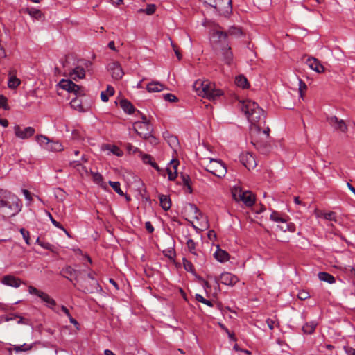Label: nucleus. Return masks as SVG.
Returning a JSON list of instances; mask_svg holds the SVG:
<instances>
[{"label": "nucleus", "instance_id": "nucleus-1", "mask_svg": "<svg viewBox=\"0 0 355 355\" xmlns=\"http://www.w3.org/2000/svg\"><path fill=\"white\" fill-rule=\"evenodd\" d=\"M239 109L251 123L250 135L251 143L262 154L266 155L271 150L269 144L270 128H263L261 125L266 123L264 110L259 105L248 100L239 103Z\"/></svg>", "mask_w": 355, "mask_h": 355}, {"label": "nucleus", "instance_id": "nucleus-2", "mask_svg": "<svg viewBox=\"0 0 355 355\" xmlns=\"http://www.w3.org/2000/svg\"><path fill=\"white\" fill-rule=\"evenodd\" d=\"M21 200L6 189H0V208L8 207L11 209V216H15L21 209Z\"/></svg>", "mask_w": 355, "mask_h": 355}, {"label": "nucleus", "instance_id": "nucleus-3", "mask_svg": "<svg viewBox=\"0 0 355 355\" xmlns=\"http://www.w3.org/2000/svg\"><path fill=\"white\" fill-rule=\"evenodd\" d=\"M73 285L85 293H95L101 291L98 281L92 273H87L84 277H80L79 283H74Z\"/></svg>", "mask_w": 355, "mask_h": 355}, {"label": "nucleus", "instance_id": "nucleus-4", "mask_svg": "<svg viewBox=\"0 0 355 355\" xmlns=\"http://www.w3.org/2000/svg\"><path fill=\"white\" fill-rule=\"evenodd\" d=\"M204 3L214 8L217 12L225 17L230 16L232 12V0H201Z\"/></svg>", "mask_w": 355, "mask_h": 355}, {"label": "nucleus", "instance_id": "nucleus-5", "mask_svg": "<svg viewBox=\"0 0 355 355\" xmlns=\"http://www.w3.org/2000/svg\"><path fill=\"white\" fill-rule=\"evenodd\" d=\"M242 35V31L240 28L232 26L227 31H216L211 34V40L214 43H227L229 36L239 37Z\"/></svg>", "mask_w": 355, "mask_h": 355}, {"label": "nucleus", "instance_id": "nucleus-6", "mask_svg": "<svg viewBox=\"0 0 355 355\" xmlns=\"http://www.w3.org/2000/svg\"><path fill=\"white\" fill-rule=\"evenodd\" d=\"M232 194L236 201H242L247 207H251L254 203V196L250 191H243L239 187H235L232 190Z\"/></svg>", "mask_w": 355, "mask_h": 355}, {"label": "nucleus", "instance_id": "nucleus-7", "mask_svg": "<svg viewBox=\"0 0 355 355\" xmlns=\"http://www.w3.org/2000/svg\"><path fill=\"white\" fill-rule=\"evenodd\" d=\"M214 43L213 42L214 48L217 55L223 59L225 64L230 65L233 61V53L228 43Z\"/></svg>", "mask_w": 355, "mask_h": 355}, {"label": "nucleus", "instance_id": "nucleus-8", "mask_svg": "<svg viewBox=\"0 0 355 355\" xmlns=\"http://www.w3.org/2000/svg\"><path fill=\"white\" fill-rule=\"evenodd\" d=\"M206 170L216 177L222 178L225 175L227 169L224 164L217 159H211L206 165Z\"/></svg>", "mask_w": 355, "mask_h": 355}, {"label": "nucleus", "instance_id": "nucleus-9", "mask_svg": "<svg viewBox=\"0 0 355 355\" xmlns=\"http://www.w3.org/2000/svg\"><path fill=\"white\" fill-rule=\"evenodd\" d=\"M107 70L110 72L112 78L114 80H120L124 75L123 69L119 62L113 61L107 64Z\"/></svg>", "mask_w": 355, "mask_h": 355}, {"label": "nucleus", "instance_id": "nucleus-10", "mask_svg": "<svg viewBox=\"0 0 355 355\" xmlns=\"http://www.w3.org/2000/svg\"><path fill=\"white\" fill-rule=\"evenodd\" d=\"M327 120L329 125L334 128L335 130H338L343 133L347 132L348 128L344 120L339 119L335 116H329L327 117Z\"/></svg>", "mask_w": 355, "mask_h": 355}, {"label": "nucleus", "instance_id": "nucleus-11", "mask_svg": "<svg viewBox=\"0 0 355 355\" xmlns=\"http://www.w3.org/2000/svg\"><path fill=\"white\" fill-rule=\"evenodd\" d=\"M83 272V271L75 270L69 266H66L61 270V275L64 277L68 279L71 282H72L71 277H73L76 283H79V279L80 278Z\"/></svg>", "mask_w": 355, "mask_h": 355}, {"label": "nucleus", "instance_id": "nucleus-12", "mask_svg": "<svg viewBox=\"0 0 355 355\" xmlns=\"http://www.w3.org/2000/svg\"><path fill=\"white\" fill-rule=\"evenodd\" d=\"M59 86L69 92H73L76 95L81 94V87L75 84L71 80L62 79L59 83Z\"/></svg>", "mask_w": 355, "mask_h": 355}, {"label": "nucleus", "instance_id": "nucleus-13", "mask_svg": "<svg viewBox=\"0 0 355 355\" xmlns=\"http://www.w3.org/2000/svg\"><path fill=\"white\" fill-rule=\"evenodd\" d=\"M14 132L18 138L26 139L34 135L35 129L32 127H27L21 130L20 126L17 125L14 127Z\"/></svg>", "mask_w": 355, "mask_h": 355}, {"label": "nucleus", "instance_id": "nucleus-14", "mask_svg": "<svg viewBox=\"0 0 355 355\" xmlns=\"http://www.w3.org/2000/svg\"><path fill=\"white\" fill-rule=\"evenodd\" d=\"M240 160L243 165L248 170L253 169L257 166L255 158L251 153H246L242 154L240 157Z\"/></svg>", "mask_w": 355, "mask_h": 355}, {"label": "nucleus", "instance_id": "nucleus-15", "mask_svg": "<svg viewBox=\"0 0 355 355\" xmlns=\"http://www.w3.org/2000/svg\"><path fill=\"white\" fill-rule=\"evenodd\" d=\"M210 84L207 80L201 81L198 80L194 83L193 87L199 96L205 97Z\"/></svg>", "mask_w": 355, "mask_h": 355}, {"label": "nucleus", "instance_id": "nucleus-16", "mask_svg": "<svg viewBox=\"0 0 355 355\" xmlns=\"http://www.w3.org/2000/svg\"><path fill=\"white\" fill-rule=\"evenodd\" d=\"M239 281L236 276L227 272L221 274L220 277V282L225 285L233 286Z\"/></svg>", "mask_w": 355, "mask_h": 355}, {"label": "nucleus", "instance_id": "nucleus-17", "mask_svg": "<svg viewBox=\"0 0 355 355\" xmlns=\"http://www.w3.org/2000/svg\"><path fill=\"white\" fill-rule=\"evenodd\" d=\"M223 94L222 90L219 89H216L215 85L213 84H210L207 92L205 96V97L207 98L211 101H216L218 98L220 97Z\"/></svg>", "mask_w": 355, "mask_h": 355}, {"label": "nucleus", "instance_id": "nucleus-18", "mask_svg": "<svg viewBox=\"0 0 355 355\" xmlns=\"http://www.w3.org/2000/svg\"><path fill=\"white\" fill-rule=\"evenodd\" d=\"M306 63L312 70L318 73H322L324 71V67L316 58H309L307 59Z\"/></svg>", "mask_w": 355, "mask_h": 355}, {"label": "nucleus", "instance_id": "nucleus-19", "mask_svg": "<svg viewBox=\"0 0 355 355\" xmlns=\"http://www.w3.org/2000/svg\"><path fill=\"white\" fill-rule=\"evenodd\" d=\"M2 282L7 286H10L15 287V288L19 287L21 284V281L20 279L15 277L14 276H12V275L4 276L3 278Z\"/></svg>", "mask_w": 355, "mask_h": 355}, {"label": "nucleus", "instance_id": "nucleus-20", "mask_svg": "<svg viewBox=\"0 0 355 355\" xmlns=\"http://www.w3.org/2000/svg\"><path fill=\"white\" fill-rule=\"evenodd\" d=\"M134 130L139 135L141 131H148L153 132V129L150 122L140 123V121H136L133 125Z\"/></svg>", "mask_w": 355, "mask_h": 355}, {"label": "nucleus", "instance_id": "nucleus-21", "mask_svg": "<svg viewBox=\"0 0 355 355\" xmlns=\"http://www.w3.org/2000/svg\"><path fill=\"white\" fill-rule=\"evenodd\" d=\"M164 85L158 81H153L148 83L146 86V89L148 92H159L164 90Z\"/></svg>", "mask_w": 355, "mask_h": 355}, {"label": "nucleus", "instance_id": "nucleus-22", "mask_svg": "<svg viewBox=\"0 0 355 355\" xmlns=\"http://www.w3.org/2000/svg\"><path fill=\"white\" fill-rule=\"evenodd\" d=\"M120 106L123 111L128 114H131L135 111V108L133 105L127 99H121L120 101Z\"/></svg>", "mask_w": 355, "mask_h": 355}, {"label": "nucleus", "instance_id": "nucleus-23", "mask_svg": "<svg viewBox=\"0 0 355 355\" xmlns=\"http://www.w3.org/2000/svg\"><path fill=\"white\" fill-rule=\"evenodd\" d=\"M70 76L75 80L83 78L85 76L84 68L81 67H76L71 72H70Z\"/></svg>", "mask_w": 355, "mask_h": 355}, {"label": "nucleus", "instance_id": "nucleus-24", "mask_svg": "<svg viewBox=\"0 0 355 355\" xmlns=\"http://www.w3.org/2000/svg\"><path fill=\"white\" fill-rule=\"evenodd\" d=\"M317 217L322 218L329 221L337 222L336 214L334 211L323 212L322 211L317 214Z\"/></svg>", "mask_w": 355, "mask_h": 355}, {"label": "nucleus", "instance_id": "nucleus-25", "mask_svg": "<svg viewBox=\"0 0 355 355\" xmlns=\"http://www.w3.org/2000/svg\"><path fill=\"white\" fill-rule=\"evenodd\" d=\"M159 200L160 205L165 211L168 210L171 206V201L168 196L160 194L159 195Z\"/></svg>", "mask_w": 355, "mask_h": 355}, {"label": "nucleus", "instance_id": "nucleus-26", "mask_svg": "<svg viewBox=\"0 0 355 355\" xmlns=\"http://www.w3.org/2000/svg\"><path fill=\"white\" fill-rule=\"evenodd\" d=\"M214 257L220 262H225L229 259V254L226 251L218 248L214 252Z\"/></svg>", "mask_w": 355, "mask_h": 355}, {"label": "nucleus", "instance_id": "nucleus-27", "mask_svg": "<svg viewBox=\"0 0 355 355\" xmlns=\"http://www.w3.org/2000/svg\"><path fill=\"white\" fill-rule=\"evenodd\" d=\"M45 149L49 151L58 152L63 150L62 145L58 141H50L47 145H45Z\"/></svg>", "mask_w": 355, "mask_h": 355}, {"label": "nucleus", "instance_id": "nucleus-28", "mask_svg": "<svg viewBox=\"0 0 355 355\" xmlns=\"http://www.w3.org/2000/svg\"><path fill=\"white\" fill-rule=\"evenodd\" d=\"M139 136L148 140L151 144H157V138L152 135V132H150V130L139 132Z\"/></svg>", "mask_w": 355, "mask_h": 355}, {"label": "nucleus", "instance_id": "nucleus-29", "mask_svg": "<svg viewBox=\"0 0 355 355\" xmlns=\"http://www.w3.org/2000/svg\"><path fill=\"white\" fill-rule=\"evenodd\" d=\"M318 275L320 281L326 282L329 284H334L336 282L334 277L328 272H320Z\"/></svg>", "mask_w": 355, "mask_h": 355}, {"label": "nucleus", "instance_id": "nucleus-30", "mask_svg": "<svg viewBox=\"0 0 355 355\" xmlns=\"http://www.w3.org/2000/svg\"><path fill=\"white\" fill-rule=\"evenodd\" d=\"M235 83L238 87H240L243 89H246L250 87L247 78L242 75L236 77Z\"/></svg>", "mask_w": 355, "mask_h": 355}, {"label": "nucleus", "instance_id": "nucleus-31", "mask_svg": "<svg viewBox=\"0 0 355 355\" xmlns=\"http://www.w3.org/2000/svg\"><path fill=\"white\" fill-rule=\"evenodd\" d=\"M142 160L145 164H148L150 166H152L155 169H156L157 171H160V168L159 166L157 164V163L154 161L153 158L151 155L148 154H145L142 156Z\"/></svg>", "mask_w": 355, "mask_h": 355}, {"label": "nucleus", "instance_id": "nucleus-32", "mask_svg": "<svg viewBox=\"0 0 355 355\" xmlns=\"http://www.w3.org/2000/svg\"><path fill=\"white\" fill-rule=\"evenodd\" d=\"M318 324L313 321H311L310 322H306L303 327H302V331L304 334H311L314 332Z\"/></svg>", "mask_w": 355, "mask_h": 355}, {"label": "nucleus", "instance_id": "nucleus-33", "mask_svg": "<svg viewBox=\"0 0 355 355\" xmlns=\"http://www.w3.org/2000/svg\"><path fill=\"white\" fill-rule=\"evenodd\" d=\"M10 78L8 82V86L10 89L17 88L21 83V81L19 78L16 77L15 75H12L11 72L9 73Z\"/></svg>", "mask_w": 355, "mask_h": 355}, {"label": "nucleus", "instance_id": "nucleus-34", "mask_svg": "<svg viewBox=\"0 0 355 355\" xmlns=\"http://www.w3.org/2000/svg\"><path fill=\"white\" fill-rule=\"evenodd\" d=\"M26 12L33 18L35 19H41L44 17L43 14L42 12L36 8H27Z\"/></svg>", "mask_w": 355, "mask_h": 355}, {"label": "nucleus", "instance_id": "nucleus-35", "mask_svg": "<svg viewBox=\"0 0 355 355\" xmlns=\"http://www.w3.org/2000/svg\"><path fill=\"white\" fill-rule=\"evenodd\" d=\"M253 3L259 9L266 10L271 4V0H253Z\"/></svg>", "mask_w": 355, "mask_h": 355}, {"label": "nucleus", "instance_id": "nucleus-36", "mask_svg": "<svg viewBox=\"0 0 355 355\" xmlns=\"http://www.w3.org/2000/svg\"><path fill=\"white\" fill-rule=\"evenodd\" d=\"M28 291L31 294L35 295L37 297H39L42 301L44 300V298L47 295V293H46L32 286H30L28 287Z\"/></svg>", "mask_w": 355, "mask_h": 355}, {"label": "nucleus", "instance_id": "nucleus-37", "mask_svg": "<svg viewBox=\"0 0 355 355\" xmlns=\"http://www.w3.org/2000/svg\"><path fill=\"white\" fill-rule=\"evenodd\" d=\"M71 107L78 111H83V107L82 105V101L78 97H75L70 102Z\"/></svg>", "mask_w": 355, "mask_h": 355}, {"label": "nucleus", "instance_id": "nucleus-38", "mask_svg": "<svg viewBox=\"0 0 355 355\" xmlns=\"http://www.w3.org/2000/svg\"><path fill=\"white\" fill-rule=\"evenodd\" d=\"M180 178L182 181V184L187 187L188 192L192 193L193 190L191 186V178L188 175L181 174Z\"/></svg>", "mask_w": 355, "mask_h": 355}, {"label": "nucleus", "instance_id": "nucleus-39", "mask_svg": "<svg viewBox=\"0 0 355 355\" xmlns=\"http://www.w3.org/2000/svg\"><path fill=\"white\" fill-rule=\"evenodd\" d=\"M187 245L189 251L193 255L198 256V253L196 250V243L191 239H189L187 241Z\"/></svg>", "mask_w": 355, "mask_h": 355}, {"label": "nucleus", "instance_id": "nucleus-40", "mask_svg": "<svg viewBox=\"0 0 355 355\" xmlns=\"http://www.w3.org/2000/svg\"><path fill=\"white\" fill-rule=\"evenodd\" d=\"M156 10V6L155 4H148L146 9H139L138 12L142 13L144 12L146 15H151L155 13Z\"/></svg>", "mask_w": 355, "mask_h": 355}, {"label": "nucleus", "instance_id": "nucleus-41", "mask_svg": "<svg viewBox=\"0 0 355 355\" xmlns=\"http://www.w3.org/2000/svg\"><path fill=\"white\" fill-rule=\"evenodd\" d=\"M91 175H92V179H93V181L102 186L103 184V178L101 174H100L99 173H96V172H93V171H91L90 172Z\"/></svg>", "mask_w": 355, "mask_h": 355}, {"label": "nucleus", "instance_id": "nucleus-42", "mask_svg": "<svg viewBox=\"0 0 355 355\" xmlns=\"http://www.w3.org/2000/svg\"><path fill=\"white\" fill-rule=\"evenodd\" d=\"M183 266L187 271L190 272L193 275L196 274L195 269L192 263L185 258L183 259Z\"/></svg>", "mask_w": 355, "mask_h": 355}, {"label": "nucleus", "instance_id": "nucleus-43", "mask_svg": "<svg viewBox=\"0 0 355 355\" xmlns=\"http://www.w3.org/2000/svg\"><path fill=\"white\" fill-rule=\"evenodd\" d=\"M109 184L112 187L116 193H117L119 196H123L124 193L120 188V183L119 182H112L109 181Z\"/></svg>", "mask_w": 355, "mask_h": 355}, {"label": "nucleus", "instance_id": "nucleus-44", "mask_svg": "<svg viewBox=\"0 0 355 355\" xmlns=\"http://www.w3.org/2000/svg\"><path fill=\"white\" fill-rule=\"evenodd\" d=\"M188 208L189 209V211L194 214V218L198 219L199 216L202 215L201 212L195 205L189 203L188 205Z\"/></svg>", "mask_w": 355, "mask_h": 355}, {"label": "nucleus", "instance_id": "nucleus-45", "mask_svg": "<svg viewBox=\"0 0 355 355\" xmlns=\"http://www.w3.org/2000/svg\"><path fill=\"white\" fill-rule=\"evenodd\" d=\"M33 347L32 345H26L24 344L21 345H15L13 347V350L17 353L19 352H27Z\"/></svg>", "mask_w": 355, "mask_h": 355}, {"label": "nucleus", "instance_id": "nucleus-46", "mask_svg": "<svg viewBox=\"0 0 355 355\" xmlns=\"http://www.w3.org/2000/svg\"><path fill=\"white\" fill-rule=\"evenodd\" d=\"M48 216L50 218V220L51 221V223L54 225V226H55L56 227L58 228H60V229H62L66 234L68 236H69V234L68 233V232L63 227V226L58 221H56L52 216V215L48 212Z\"/></svg>", "mask_w": 355, "mask_h": 355}, {"label": "nucleus", "instance_id": "nucleus-47", "mask_svg": "<svg viewBox=\"0 0 355 355\" xmlns=\"http://www.w3.org/2000/svg\"><path fill=\"white\" fill-rule=\"evenodd\" d=\"M37 141L45 149V145H47L50 140L44 135L37 136Z\"/></svg>", "mask_w": 355, "mask_h": 355}, {"label": "nucleus", "instance_id": "nucleus-48", "mask_svg": "<svg viewBox=\"0 0 355 355\" xmlns=\"http://www.w3.org/2000/svg\"><path fill=\"white\" fill-rule=\"evenodd\" d=\"M8 99L3 95H0V108H3L5 110H8L10 109L8 105Z\"/></svg>", "mask_w": 355, "mask_h": 355}, {"label": "nucleus", "instance_id": "nucleus-49", "mask_svg": "<svg viewBox=\"0 0 355 355\" xmlns=\"http://www.w3.org/2000/svg\"><path fill=\"white\" fill-rule=\"evenodd\" d=\"M270 219L277 223L284 221V218L281 217L277 211H273L270 215Z\"/></svg>", "mask_w": 355, "mask_h": 355}, {"label": "nucleus", "instance_id": "nucleus-50", "mask_svg": "<svg viewBox=\"0 0 355 355\" xmlns=\"http://www.w3.org/2000/svg\"><path fill=\"white\" fill-rule=\"evenodd\" d=\"M195 298L197 301L200 302H202L205 304H207V306H213V304L211 301L209 300H207L206 299H205L200 294H196V296H195Z\"/></svg>", "mask_w": 355, "mask_h": 355}, {"label": "nucleus", "instance_id": "nucleus-51", "mask_svg": "<svg viewBox=\"0 0 355 355\" xmlns=\"http://www.w3.org/2000/svg\"><path fill=\"white\" fill-rule=\"evenodd\" d=\"M43 302H45L46 305L51 309H53V307L55 306L56 304L55 301L53 298H51L48 294Z\"/></svg>", "mask_w": 355, "mask_h": 355}, {"label": "nucleus", "instance_id": "nucleus-52", "mask_svg": "<svg viewBox=\"0 0 355 355\" xmlns=\"http://www.w3.org/2000/svg\"><path fill=\"white\" fill-rule=\"evenodd\" d=\"M163 98L165 101L168 102H177L178 101V98L172 94H166L163 95Z\"/></svg>", "mask_w": 355, "mask_h": 355}, {"label": "nucleus", "instance_id": "nucleus-53", "mask_svg": "<svg viewBox=\"0 0 355 355\" xmlns=\"http://www.w3.org/2000/svg\"><path fill=\"white\" fill-rule=\"evenodd\" d=\"M20 232L24 238V239L25 240V242L27 245H29L30 244V234H29V232L26 231L25 229L24 228H21L20 229Z\"/></svg>", "mask_w": 355, "mask_h": 355}, {"label": "nucleus", "instance_id": "nucleus-54", "mask_svg": "<svg viewBox=\"0 0 355 355\" xmlns=\"http://www.w3.org/2000/svg\"><path fill=\"white\" fill-rule=\"evenodd\" d=\"M166 171H167L168 175V180H171V181H172V180H174L176 178V177H177V175H178V173H177V171H173L171 170V168H169V167H168V168H166Z\"/></svg>", "mask_w": 355, "mask_h": 355}, {"label": "nucleus", "instance_id": "nucleus-55", "mask_svg": "<svg viewBox=\"0 0 355 355\" xmlns=\"http://www.w3.org/2000/svg\"><path fill=\"white\" fill-rule=\"evenodd\" d=\"M307 87L304 81H302L301 79L299 80V92L300 94V96H303V92L306 89Z\"/></svg>", "mask_w": 355, "mask_h": 355}, {"label": "nucleus", "instance_id": "nucleus-56", "mask_svg": "<svg viewBox=\"0 0 355 355\" xmlns=\"http://www.w3.org/2000/svg\"><path fill=\"white\" fill-rule=\"evenodd\" d=\"M297 297L301 300H304L308 299L310 295L309 293L305 291H300L297 295Z\"/></svg>", "mask_w": 355, "mask_h": 355}, {"label": "nucleus", "instance_id": "nucleus-57", "mask_svg": "<svg viewBox=\"0 0 355 355\" xmlns=\"http://www.w3.org/2000/svg\"><path fill=\"white\" fill-rule=\"evenodd\" d=\"M40 245L42 246L43 248L44 249H46V250H49L51 251H53V245H51V243H46V242H42L40 243Z\"/></svg>", "mask_w": 355, "mask_h": 355}, {"label": "nucleus", "instance_id": "nucleus-58", "mask_svg": "<svg viewBox=\"0 0 355 355\" xmlns=\"http://www.w3.org/2000/svg\"><path fill=\"white\" fill-rule=\"evenodd\" d=\"M111 152L117 156H121L122 155L121 150L116 146H112Z\"/></svg>", "mask_w": 355, "mask_h": 355}, {"label": "nucleus", "instance_id": "nucleus-59", "mask_svg": "<svg viewBox=\"0 0 355 355\" xmlns=\"http://www.w3.org/2000/svg\"><path fill=\"white\" fill-rule=\"evenodd\" d=\"M171 167H172L174 171H177L179 162L178 159H172L170 162Z\"/></svg>", "mask_w": 355, "mask_h": 355}, {"label": "nucleus", "instance_id": "nucleus-60", "mask_svg": "<svg viewBox=\"0 0 355 355\" xmlns=\"http://www.w3.org/2000/svg\"><path fill=\"white\" fill-rule=\"evenodd\" d=\"M22 193H24L25 198L28 201L31 202L32 200L31 194L29 191H28L27 189H22Z\"/></svg>", "mask_w": 355, "mask_h": 355}, {"label": "nucleus", "instance_id": "nucleus-61", "mask_svg": "<svg viewBox=\"0 0 355 355\" xmlns=\"http://www.w3.org/2000/svg\"><path fill=\"white\" fill-rule=\"evenodd\" d=\"M145 227L149 233H152L154 231V227L150 222L147 221L145 223Z\"/></svg>", "mask_w": 355, "mask_h": 355}, {"label": "nucleus", "instance_id": "nucleus-62", "mask_svg": "<svg viewBox=\"0 0 355 355\" xmlns=\"http://www.w3.org/2000/svg\"><path fill=\"white\" fill-rule=\"evenodd\" d=\"M282 225H279L278 227L282 231L286 232L288 230V223L286 219H284V222L281 223Z\"/></svg>", "mask_w": 355, "mask_h": 355}, {"label": "nucleus", "instance_id": "nucleus-63", "mask_svg": "<svg viewBox=\"0 0 355 355\" xmlns=\"http://www.w3.org/2000/svg\"><path fill=\"white\" fill-rule=\"evenodd\" d=\"M105 92L109 95V96H113L114 94V89L113 87H112L111 85H107V90L105 91Z\"/></svg>", "mask_w": 355, "mask_h": 355}, {"label": "nucleus", "instance_id": "nucleus-64", "mask_svg": "<svg viewBox=\"0 0 355 355\" xmlns=\"http://www.w3.org/2000/svg\"><path fill=\"white\" fill-rule=\"evenodd\" d=\"M109 95L105 92H102L101 94V98L103 102H107L109 100Z\"/></svg>", "mask_w": 355, "mask_h": 355}]
</instances>
